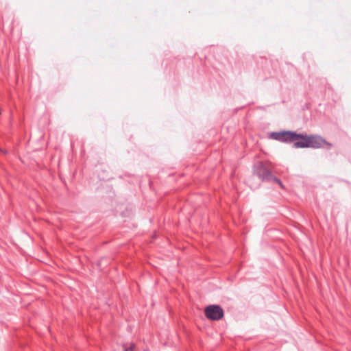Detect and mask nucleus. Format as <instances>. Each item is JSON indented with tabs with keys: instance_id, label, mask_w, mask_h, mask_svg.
Here are the masks:
<instances>
[{
	"instance_id": "f257e3e1",
	"label": "nucleus",
	"mask_w": 351,
	"mask_h": 351,
	"mask_svg": "<svg viewBox=\"0 0 351 351\" xmlns=\"http://www.w3.org/2000/svg\"><path fill=\"white\" fill-rule=\"evenodd\" d=\"M292 142L294 143L293 147L295 148L318 149L324 145L329 147L332 146L330 143L319 136L297 134L294 132L291 133V143Z\"/></svg>"
},
{
	"instance_id": "39448f33",
	"label": "nucleus",
	"mask_w": 351,
	"mask_h": 351,
	"mask_svg": "<svg viewBox=\"0 0 351 351\" xmlns=\"http://www.w3.org/2000/svg\"><path fill=\"white\" fill-rule=\"evenodd\" d=\"M134 345L131 344L129 348H125L124 351H134Z\"/></svg>"
},
{
	"instance_id": "423d86ee",
	"label": "nucleus",
	"mask_w": 351,
	"mask_h": 351,
	"mask_svg": "<svg viewBox=\"0 0 351 351\" xmlns=\"http://www.w3.org/2000/svg\"><path fill=\"white\" fill-rule=\"evenodd\" d=\"M0 152H3V151L0 149Z\"/></svg>"
},
{
	"instance_id": "f03ea898",
	"label": "nucleus",
	"mask_w": 351,
	"mask_h": 351,
	"mask_svg": "<svg viewBox=\"0 0 351 351\" xmlns=\"http://www.w3.org/2000/svg\"><path fill=\"white\" fill-rule=\"evenodd\" d=\"M206 317L210 320H219L223 316V309L218 305H209L204 309Z\"/></svg>"
},
{
	"instance_id": "7ed1b4c3",
	"label": "nucleus",
	"mask_w": 351,
	"mask_h": 351,
	"mask_svg": "<svg viewBox=\"0 0 351 351\" xmlns=\"http://www.w3.org/2000/svg\"><path fill=\"white\" fill-rule=\"evenodd\" d=\"M291 131H284L280 132H271L269 134V137L271 139L279 141L284 143H291Z\"/></svg>"
},
{
	"instance_id": "20e7f679",
	"label": "nucleus",
	"mask_w": 351,
	"mask_h": 351,
	"mask_svg": "<svg viewBox=\"0 0 351 351\" xmlns=\"http://www.w3.org/2000/svg\"><path fill=\"white\" fill-rule=\"evenodd\" d=\"M274 180H275V182H276L278 183V184H279V186L282 189H285L284 184L281 182V181L280 180H278V178H275Z\"/></svg>"
}]
</instances>
